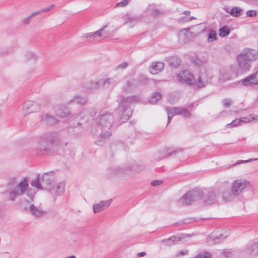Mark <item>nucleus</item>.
<instances>
[{
	"label": "nucleus",
	"mask_w": 258,
	"mask_h": 258,
	"mask_svg": "<svg viewBox=\"0 0 258 258\" xmlns=\"http://www.w3.org/2000/svg\"><path fill=\"white\" fill-rule=\"evenodd\" d=\"M113 121V116L108 110L104 109L99 112L95 121L97 127L101 131L99 133L101 138L105 139L111 136V133L108 130L110 128Z\"/></svg>",
	"instance_id": "nucleus-1"
},
{
	"label": "nucleus",
	"mask_w": 258,
	"mask_h": 258,
	"mask_svg": "<svg viewBox=\"0 0 258 258\" xmlns=\"http://www.w3.org/2000/svg\"><path fill=\"white\" fill-rule=\"evenodd\" d=\"M249 184V181L245 179L241 178L234 180L231 184L230 190L223 192V200L225 202L234 201Z\"/></svg>",
	"instance_id": "nucleus-2"
},
{
	"label": "nucleus",
	"mask_w": 258,
	"mask_h": 258,
	"mask_svg": "<svg viewBox=\"0 0 258 258\" xmlns=\"http://www.w3.org/2000/svg\"><path fill=\"white\" fill-rule=\"evenodd\" d=\"M140 100L139 96H132L126 98L122 97L118 105V110L121 112L120 118L124 122L130 118L132 114V110L130 108L132 103L137 102Z\"/></svg>",
	"instance_id": "nucleus-3"
},
{
	"label": "nucleus",
	"mask_w": 258,
	"mask_h": 258,
	"mask_svg": "<svg viewBox=\"0 0 258 258\" xmlns=\"http://www.w3.org/2000/svg\"><path fill=\"white\" fill-rule=\"evenodd\" d=\"M256 56L251 50H246L237 56L239 66L243 70H248L249 62L256 59Z\"/></svg>",
	"instance_id": "nucleus-4"
},
{
	"label": "nucleus",
	"mask_w": 258,
	"mask_h": 258,
	"mask_svg": "<svg viewBox=\"0 0 258 258\" xmlns=\"http://www.w3.org/2000/svg\"><path fill=\"white\" fill-rule=\"evenodd\" d=\"M28 187V178L25 177L13 189L9 191V199L12 201H15L17 197L22 196L27 190Z\"/></svg>",
	"instance_id": "nucleus-5"
},
{
	"label": "nucleus",
	"mask_w": 258,
	"mask_h": 258,
	"mask_svg": "<svg viewBox=\"0 0 258 258\" xmlns=\"http://www.w3.org/2000/svg\"><path fill=\"white\" fill-rule=\"evenodd\" d=\"M53 144V139L50 135H45L40 138L36 151L38 153L44 154L49 153Z\"/></svg>",
	"instance_id": "nucleus-6"
},
{
	"label": "nucleus",
	"mask_w": 258,
	"mask_h": 258,
	"mask_svg": "<svg viewBox=\"0 0 258 258\" xmlns=\"http://www.w3.org/2000/svg\"><path fill=\"white\" fill-rule=\"evenodd\" d=\"M203 191L200 189H196L185 194L180 199V202L186 205H190L192 202L201 199Z\"/></svg>",
	"instance_id": "nucleus-7"
},
{
	"label": "nucleus",
	"mask_w": 258,
	"mask_h": 258,
	"mask_svg": "<svg viewBox=\"0 0 258 258\" xmlns=\"http://www.w3.org/2000/svg\"><path fill=\"white\" fill-rule=\"evenodd\" d=\"M165 110L168 114L167 124L170 122L174 115L182 114L184 117H186L190 116L188 110L182 107H167Z\"/></svg>",
	"instance_id": "nucleus-8"
},
{
	"label": "nucleus",
	"mask_w": 258,
	"mask_h": 258,
	"mask_svg": "<svg viewBox=\"0 0 258 258\" xmlns=\"http://www.w3.org/2000/svg\"><path fill=\"white\" fill-rule=\"evenodd\" d=\"M177 79L181 83L191 85L194 83V77L189 71L183 70L177 75Z\"/></svg>",
	"instance_id": "nucleus-9"
},
{
	"label": "nucleus",
	"mask_w": 258,
	"mask_h": 258,
	"mask_svg": "<svg viewBox=\"0 0 258 258\" xmlns=\"http://www.w3.org/2000/svg\"><path fill=\"white\" fill-rule=\"evenodd\" d=\"M212 78L213 76L210 72L207 71L201 72L198 80V87L201 88L206 86L210 83Z\"/></svg>",
	"instance_id": "nucleus-10"
},
{
	"label": "nucleus",
	"mask_w": 258,
	"mask_h": 258,
	"mask_svg": "<svg viewBox=\"0 0 258 258\" xmlns=\"http://www.w3.org/2000/svg\"><path fill=\"white\" fill-rule=\"evenodd\" d=\"M203 202L205 205H212L217 202V196L215 191L213 189H209L206 192H203Z\"/></svg>",
	"instance_id": "nucleus-11"
},
{
	"label": "nucleus",
	"mask_w": 258,
	"mask_h": 258,
	"mask_svg": "<svg viewBox=\"0 0 258 258\" xmlns=\"http://www.w3.org/2000/svg\"><path fill=\"white\" fill-rule=\"evenodd\" d=\"M42 185L44 189L51 191V189L53 187L52 183L54 182V176L53 172H46L43 174L41 178Z\"/></svg>",
	"instance_id": "nucleus-12"
},
{
	"label": "nucleus",
	"mask_w": 258,
	"mask_h": 258,
	"mask_svg": "<svg viewBox=\"0 0 258 258\" xmlns=\"http://www.w3.org/2000/svg\"><path fill=\"white\" fill-rule=\"evenodd\" d=\"M40 105L32 101H27L23 105L25 115L37 111L40 109Z\"/></svg>",
	"instance_id": "nucleus-13"
},
{
	"label": "nucleus",
	"mask_w": 258,
	"mask_h": 258,
	"mask_svg": "<svg viewBox=\"0 0 258 258\" xmlns=\"http://www.w3.org/2000/svg\"><path fill=\"white\" fill-rule=\"evenodd\" d=\"M239 83L245 86L257 85L258 80L256 78V74L254 73L246 77L245 79L241 80Z\"/></svg>",
	"instance_id": "nucleus-14"
},
{
	"label": "nucleus",
	"mask_w": 258,
	"mask_h": 258,
	"mask_svg": "<svg viewBox=\"0 0 258 258\" xmlns=\"http://www.w3.org/2000/svg\"><path fill=\"white\" fill-rule=\"evenodd\" d=\"M112 200L105 201H100L98 204H95L93 206V211L95 213L99 212L107 208L111 204Z\"/></svg>",
	"instance_id": "nucleus-15"
},
{
	"label": "nucleus",
	"mask_w": 258,
	"mask_h": 258,
	"mask_svg": "<svg viewBox=\"0 0 258 258\" xmlns=\"http://www.w3.org/2000/svg\"><path fill=\"white\" fill-rule=\"evenodd\" d=\"M164 67V64L162 62H153L150 68V73L152 74H157L161 72Z\"/></svg>",
	"instance_id": "nucleus-16"
},
{
	"label": "nucleus",
	"mask_w": 258,
	"mask_h": 258,
	"mask_svg": "<svg viewBox=\"0 0 258 258\" xmlns=\"http://www.w3.org/2000/svg\"><path fill=\"white\" fill-rule=\"evenodd\" d=\"M51 190V191H49V192H51L52 194L58 196L61 195L64 192L65 184L63 182H59L56 187L53 186Z\"/></svg>",
	"instance_id": "nucleus-17"
},
{
	"label": "nucleus",
	"mask_w": 258,
	"mask_h": 258,
	"mask_svg": "<svg viewBox=\"0 0 258 258\" xmlns=\"http://www.w3.org/2000/svg\"><path fill=\"white\" fill-rule=\"evenodd\" d=\"M245 252L247 254L253 256L258 255V242L252 244L250 247H247Z\"/></svg>",
	"instance_id": "nucleus-18"
},
{
	"label": "nucleus",
	"mask_w": 258,
	"mask_h": 258,
	"mask_svg": "<svg viewBox=\"0 0 258 258\" xmlns=\"http://www.w3.org/2000/svg\"><path fill=\"white\" fill-rule=\"evenodd\" d=\"M87 102V99L86 97H83L80 96H75L72 99H71L68 103L72 104L76 103L78 104L83 105H85Z\"/></svg>",
	"instance_id": "nucleus-19"
},
{
	"label": "nucleus",
	"mask_w": 258,
	"mask_h": 258,
	"mask_svg": "<svg viewBox=\"0 0 258 258\" xmlns=\"http://www.w3.org/2000/svg\"><path fill=\"white\" fill-rule=\"evenodd\" d=\"M84 37H86L90 42H96L99 40L100 38V34L98 30L92 33H87Z\"/></svg>",
	"instance_id": "nucleus-20"
},
{
	"label": "nucleus",
	"mask_w": 258,
	"mask_h": 258,
	"mask_svg": "<svg viewBox=\"0 0 258 258\" xmlns=\"http://www.w3.org/2000/svg\"><path fill=\"white\" fill-rule=\"evenodd\" d=\"M42 122L49 125H52L56 123L57 120L53 116L48 114H45L41 117Z\"/></svg>",
	"instance_id": "nucleus-21"
},
{
	"label": "nucleus",
	"mask_w": 258,
	"mask_h": 258,
	"mask_svg": "<svg viewBox=\"0 0 258 258\" xmlns=\"http://www.w3.org/2000/svg\"><path fill=\"white\" fill-rule=\"evenodd\" d=\"M103 82H104L101 81V80L98 81H90L87 85L86 89L89 90L97 89L102 87V83H103Z\"/></svg>",
	"instance_id": "nucleus-22"
},
{
	"label": "nucleus",
	"mask_w": 258,
	"mask_h": 258,
	"mask_svg": "<svg viewBox=\"0 0 258 258\" xmlns=\"http://www.w3.org/2000/svg\"><path fill=\"white\" fill-rule=\"evenodd\" d=\"M138 82L135 80H131L126 82L123 87V90L126 92H129L134 89L137 86Z\"/></svg>",
	"instance_id": "nucleus-23"
},
{
	"label": "nucleus",
	"mask_w": 258,
	"mask_h": 258,
	"mask_svg": "<svg viewBox=\"0 0 258 258\" xmlns=\"http://www.w3.org/2000/svg\"><path fill=\"white\" fill-rule=\"evenodd\" d=\"M208 58L204 56H199L192 60V62L196 66H202L208 62Z\"/></svg>",
	"instance_id": "nucleus-24"
},
{
	"label": "nucleus",
	"mask_w": 258,
	"mask_h": 258,
	"mask_svg": "<svg viewBox=\"0 0 258 258\" xmlns=\"http://www.w3.org/2000/svg\"><path fill=\"white\" fill-rule=\"evenodd\" d=\"M31 213L35 217H41L44 214V212L41 209L36 208L34 205H31L29 207Z\"/></svg>",
	"instance_id": "nucleus-25"
},
{
	"label": "nucleus",
	"mask_w": 258,
	"mask_h": 258,
	"mask_svg": "<svg viewBox=\"0 0 258 258\" xmlns=\"http://www.w3.org/2000/svg\"><path fill=\"white\" fill-rule=\"evenodd\" d=\"M56 113L57 116L61 118L68 116L70 114V111L68 108L62 106L61 107L56 110Z\"/></svg>",
	"instance_id": "nucleus-26"
},
{
	"label": "nucleus",
	"mask_w": 258,
	"mask_h": 258,
	"mask_svg": "<svg viewBox=\"0 0 258 258\" xmlns=\"http://www.w3.org/2000/svg\"><path fill=\"white\" fill-rule=\"evenodd\" d=\"M100 34V38H105L110 36L111 34V32L110 30L107 29V25H106L101 29L98 30Z\"/></svg>",
	"instance_id": "nucleus-27"
},
{
	"label": "nucleus",
	"mask_w": 258,
	"mask_h": 258,
	"mask_svg": "<svg viewBox=\"0 0 258 258\" xmlns=\"http://www.w3.org/2000/svg\"><path fill=\"white\" fill-rule=\"evenodd\" d=\"M240 119L241 120V122L248 123L252 121H257L258 116L254 114H251L249 115V117H243L242 118H240Z\"/></svg>",
	"instance_id": "nucleus-28"
},
{
	"label": "nucleus",
	"mask_w": 258,
	"mask_h": 258,
	"mask_svg": "<svg viewBox=\"0 0 258 258\" xmlns=\"http://www.w3.org/2000/svg\"><path fill=\"white\" fill-rule=\"evenodd\" d=\"M181 240L180 237H178L176 236H172L169 238L167 239H164L163 240V242H166V244L170 245L171 244H174L177 241H179Z\"/></svg>",
	"instance_id": "nucleus-29"
},
{
	"label": "nucleus",
	"mask_w": 258,
	"mask_h": 258,
	"mask_svg": "<svg viewBox=\"0 0 258 258\" xmlns=\"http://www.w3.org/2000/svg\"><path fill=\"white\" fill-rule=\"evenodd\" d=\"M102 83V87H108L109 85H113L115 84V80L114 78H108L106 79H101Z\"/></svg>",
	"instance_id": "nucleus-30"
},
{
	"label": "nucleus",
	"mask_w": 258,
	"mask_h": 258,
	"mask_svg": "<svg viewBox=\"0 0 258 258\" xmlns=\"http://www.w3.org/2000/svg\"><path fill=\"white\" fill-rule=\"evenodd\" d=\"M88 114H89L91 117L93 118L96 114V111L94 108H90L89 109H84L83 111L80 113V115H81V117H82L84 116V115H86Z\"/></svg>",
	"instance_id": "nucleus-31"
},
{
	"label": "nucleus",
	"mask_w": 258,
	"mask_h": 258,
	"mask_svg": "<svg viewBox=\"0 0 258 258\" xmlns=\"http://www.w3.org/2000/svg\"><path fill=\"white\" fill-rule=\"evenodd\" d=\"M31 184L32 186L36 187L38 189H44L43 185L40 182V180L38 176H37L35 179H33L31 181Z\"/></svg>",
	"instance_id": "nucleus-32"
},
{
	"label": "nucleus",
	"mask_w": 258,
	"mask_h": 258,
	"mask_svg": "<svg viewBox=\"0 0 258 258\" xmlns=\"http://www.w3.org/2000/svg\"><path fill=\"white\" fill-rule=\"evenodd\" d=\"M217 39V33L215 30H210L208 36L207 41L208 42H212Z\"/></svg>",
	"instance_id": "nucleus-33"
},
{
	"label": "nucleus",
	"mask_w": 258,
	"mask_h": 258,
	"mask_svg": "<svg viewBox=\"0 0 258 258\" xmlns=\"http://www.w3.org/2000/svg\"><path fill=\"white\" fill-rule=\"evenodd\" d=\"M161 98V95L158 92H155L152 94L149 99V101L152 103H156Z\"/></svg>",
	"instance_id": "nucleus-34"
},
{
	"label": "nucleus",
	"mask_w": 258,
	"mask_h": 258,
	"mask_svg": "<svg viewBox=\"0 0 258 258\" xmlns=\"http://www.w3.org/2000/svg\"><path fill=\"white\" fill-rule=\"evenodd\" d=\"M242 10L238 7H233L230 11V14L233 17H238L241 15Z\"/></svg>",
	"instance_id": "nucleus-35"
},
{
	"label": "nucleus",
	"mask_w": 258,
	"mask_h": 258,
	"mask_svg": "<svg viewBox=\"0 0 258 258\" xmlns=\"http://www.w3.org/2000/svg\"><path fill=\"white\" fill-rule=\"evenodd\" d=\"M229 34V31L226 27H223L219 29V35L221 37H225Z\"/></svg>",
	"instance_id": "nucleus-36"
},
{
	"label": "nucleus",
	"mask_w": 258,
	"mask_h": 258,
	"mask_svg": "<svg viewBox=\"0 0 258 258\" xmlns=\"http://www.w3.org/2000/svg\"><path fill=\"white\" fill-rule=\"evenodd\" d=\"M241 123V120L240 119H236L232 121L230 123H228L226 125L227 127H232L236 126Z\"/></svg>",
	"instance_id": "nucleus-37"
},
{
	"label": "nucleus",
	"mask_w": 258,
	"mask_h": 258,
	"mask_svg": "<svg viewBox=\"0 0 258 258\" xmlns=\"http://www.w3.org/2000/svg\"><path fill=\"white\" fill-rule=\"evenodd\" d=\"M210 253L208 252H203L197 255L195 258H211Z\"/></svg>",
	"instance_id": "nucleus-38"
},
{
	"label": "nucleus",
	"mask_w": 258,
	"mask_h": 258,
	"mask_svg": "<svg viewBox=\"0 0 258 258\" xmlns=\"http://www.w3.org/2000/svg\"><path fill=\"white\" fill-rule=\"evenodd\" d=\"M128 66V63L127 62H123L118 66H117L115 69V70H121L126 68Z\"/></svg>",
	"instance_id": "nucleus-39"
},
{
	"label": "nucleus",
	"mask_w": 258,
	"mask_h": 258,
	"mask_svg": "<svg viewBox=\"0 0 258 258\" xmlns=\"http://www.w3.org/2000/svg\"><path fill=\"white\" fill-rule=\"evenodd\" d=\"M27 195L31 199H33L35 195V191L34 189L30 188H29V187L28 188V189H27Z\"/></svg>",
	"instance_id": "nucleus-40"
},
{
	"label": "nucleus",
	"mask_w": 258,
	"mask_h": 258,
	"mask_svg": "<svg viewBox=\"0 0 258 258\" xmlns=\"http://www.w3.org/2000/svg\"><path fill=\"white\" fill-rule=\"evenodd\" d=\"M137 19L134 17H127L124 24H131V26H132V24H134L136 22Z\"/></svg>",
	"instance_id": "nucleus-41"
},
{
	"label": "nucleus",
	"mask_w": 258,
	"mask_h": 258,
	"mask_svg": "<svg viewBox=\"0 0 258 258\" xmlns=\"http://www.w3.org/2000/svg\"><path fill=\"white\" fill-rule=\"evenodd\" d=\"M151 14L155 17H158L163 14V12L156 9L152 10Z\"/></svg>",
	"instance_id": "nucleus-42"
},
{
	"label": "nucleus",
	"mask_w": 258,
	"mask_h": 258,
	"mask_svg": "<svg viewBox=\"0 0 258 258\" xmlns=\"http://www.w3.org/2000/svg\"><path fill=\"white\" fill-rule=\"evenodd\" d=\"M128 1L127 0H123L121 2L117 3L116 5V7H123L126 6L128 4Z\"/></svg>",
	"instance_id": "nucleus-43"
},
{
	"label": "nucleus",
	"mask_w": 258,
	"mask_h": 258,
	"mask_svg": "<svg viewBox=\"0 0 258 258\" xmlns=\"http://www.w3.org/2000/svg\"><path fill=\"white\" fill-rule=\"evenodd\" d=\"M223 103L225 107H228L231 105V101L229 99H225L223 100Z\"/></svg>",
	"instance_id": "nucleus-44"
},
{
	"label": "nucleus",
	"mask_w": 258,
	"mask_h": 258,
	"mask_svg": "<svg viewBox=\"0 0 258 258\" xmlns=\"http://www.w3.org/2000/svg\"><path fill=\"white\" fill-rule=\"evenodd\" d=\"M50 11V8H49L48 7L47 8H45L44 9H43L41 11H39V12H37L36 13H33L32 16H36L37 15H39L40 14H41V13H45V12H48Z\"/></svg>",
	"instance_id": "nucleus-45"
},
{
	"label": "nucleus",
	"mask_w": 258,
	"mask_h": 258,
	"mask_svg": "<svg viewBox=\"0 0 258 258\" xmlns=\"http://www.w3.org/2000/svg\"><path fill=\"white\" fill-rule=\"evenodd\" d=\"M256 12L254 11H248L246 12V16L248 17H252L256 15Z\"/></svg>",
	"instance_id": "nucleus-46"
},
{
	"label": "nucleus",
	"mask_w": 258,
	"mask_h": 258,
	"mask_svg": "<svg viewBox=\"0 0 258 258\" xmlns=\"http://www.w3.org/2000/svg\"><path fill=\"white\" fill-rule=\"evenodd\" d=\"M162 181L159 180H154L151 182V185L152 186H157L161 184Z\"/></svg>",
	"instance_id": "nucleus-47"
},
{
	"label": "nucleus",
	"mask_w": 258,
	"mask_h": 258,
	"mask_svg": "<svg viewBox=\"0 0 258 258\" xmlns=\"http://www.w3.org/2000/svg\"><path fill=\"white\" fill-rule=\"evenodd\" d=\"M180 150H174L170 152H169L164 157H168L172 156L173 154H175L176 153L180 152Z\"/></svg>",
	"instance_id": "nucleus-48"
},
{
	"label": "nucleus",
	"mask_w": 258,
	"mask_h": 258,
	"mask_svg": "<svg viewBox=\"0 0 258 258\" xmlns=\"http://www.w3.org/2000/svg\"><path fill=\"white\" fill-rule=\"evenodd\" d=\"M28 55L29 56V59H37L38 58V56L32 53H29Z\"/></svg>",
	"instance_id": "nucleus-49"
},
{
	"label": "nucleus",
	"mask_w": 258,
	"mask_h": 258,
	"mask_svg": "<svg viewBox=\"0 0 258 258\" xmlns=\"http://www.w3.org/2000/svg\"><path fill=\"white\" fill-rule=\"evenodd\" d=\"M16 182V178L12 177L9 179V184L11 185H13L15 184Z\"/></svg>",
	"instance_id": "nucleus-50"
},
{
	"label": "nucleus",
	"mask_w": 258,
	"mask_h": 258,
	"mask_svg": "<svg viewBox=\"0 0 258 258\" xmlns=\"http://www.w3.org/2000/svg\"><path fill=\"white\" fill-rule=\"evenodd\" d=\"M30 19H31V18L30 17H28V18H26V19H25L24 20V23L25 24H28L29 23L30 21Z\"/></svg>",
	"instance_id": "nucleus-51"
},
{
	"label": "nucleus",
	"mask_w": 258,
	"mask_h": 258,
	"mask_svg": "<svg viewBox=\"0 0 258 258\" xmlns=\"http://www.w3.org/2000/svg\"><path fill=\"white\" fill-rule=\"evenodd\" d=\"M257 160V159H253V158H251V159H250L248 160H242V163H247V162H252L253 161H255Z\"/></svg>",
	"instance_id": "nucleus-52"
},
{
	"label": "nucleus",
	"mask_w": 258,
	"mask_h": 258,
	"mask_svg": "<svg viewBox=\"0 0 258 258\" xmlns=\"http://www.w3.org/2000/svg\"><path fill=\"white\" fill-rule=\"evenodd\" d=\"M145 80V81H144V83L145 84L147 83V79L145 76L141 77V81H142V80Z\"/></svg>",
	"instance_id": "nucleus-53"
},
{
	"label": "nucleus",
	"mask_w": 258,
	"mask_h": 258,
	"mask_svg": "<svg viewBox=\"0 0 258 258\" xmlns=\"http://www.w3.org/2000/svg\"><path fill=\"white\" fill-rule=\"evenodd\" d=\"M146 255V252H141L138 253V256H140V257L144 256Z\"/></svg>",
	"instance_id": "nucleus-54"
},
{
	"label": "nucleus",
	"mask_w": 258,
	"mask_h": 258,
	"mask_svg": "<svg viewBox=\"0 0 258 258\" xmlns=\"http://www.w3.org/2000/svg\"><path fill=\"white\" fill-rule=\"evenodd\" d=\"M187 253V251H180L179 253V255H183Z\"/></svg>",
	"instance_id": "nucleus-55"
},
{
	"label": "nucleus",
	"mask_w": 258,
	"mask_h": 258,
	"mask_svg": "<svg viewBox=\"0 0 258 258\" xmlns=\"http://www.w3.org/2000/svg\"><path fill=\"white\" fill-rule=\"evenodd\" d=\"M183 14L185 15L188 16V15H190V12L189 11H185L183 12Z\"/></svg>",
	"instance_id": "nucleus-56"
},
{
	"label": "nucleus",
	"mask_w": 258,
	"mask_h": 258,
	"mask_svg": "<svg viewBox=\"0 0 258 258\" xmlns=\"http://www.w3.org/2000/svg\"><path fill=\"white\" fill-rule=\"evenodd\" d=\"M66 258H77V257L75 255H72L67 256Z\"/></svg>",
	"instance_id": "nucleus-57"
},
{
	"label": "nucleus",
	"mask_w": 258,
	"mask_h": 258,
	"mask_svg": "<svg viewBox=\"0 0 258 258\" xmlns=\"http://www.w3.org/2000/svg\"><path fill=\"white\" fill-rule=\"evenodd\" d=\"M242 163V160H239L237 162V163H236V164H241Z\"/></svg>",
	"instance_id": "nucleus-58"
},
{
	"label": "nucleus",
	"mask_w": 258,
	"mask_h": 258,
	"mask_svg": "<svg viewBox=\"0 0 258 258\" xmlns=\"http://www.w3.org/2000/svg\"><path fill=\"white\" fill-rule=\"evenodd\" d=\"M223 253H224V254L225 256H227V257L228 256V254L229 253H230L229 252H225V251L223 252Z\"/></svg>",
	"instance_id": "nucleus-59"
},
{
	"label": "nucleus",
	"mask_w": 258,
	"mask_h": 258,
	"mask_svg": "<svg viewBox=\"0 0 258 258\" xmlns=\"http://www.w3.org/2000/svg\"><path fill=\"white\" fill-rule=\"evenodd\" d=\"M194 19H196V18H195V17H193V16H192V17H191L189 18V20H188V21H191V20H194Z\"/></svg>",
	"instance_id": "nucleus-60"
},
{
	"label": "nucleus",
	"mask_w": 258,
	"mask_h": 258,
	"mask_svg": "<svg viewBox=\"0 0 258 258\" xmlns=\"http://www.w3.org/2000/svg\"><path fill=\"white\" fill-rule=\"evenodd\" d=\"M54 7V5H52L50 6L48 8H50V10L51 9H52Z\"/></svg>",
	"instance_id": "nucleus-61"
},
{
	"label": "nucleus",
	"mask_w": 258,
	"mask_h": 258,
	"mask_svg": "<svg viewBox=\"0 0 258 258\" xmlns=\"http://www.w3.org/2000/svg\"><path fill=\"white\" fill-rule=\"evenodd\" d=\"M100 141H97L96 142V144H97V145H100Z\"/></svg>",
	"instance_id": "nucleus-62"
},
{
	"label": "nucleus",
	"mask_w": 258,
	"mask_h": 258,
	"mask_svg": "<svg viewBox=\"0 0 258 258\" xmlns=\"http://www.w3.org/2000/svg\"><path fill=\"white\" fill-rule=\"evenodd\" d=\"M221 237H223V234H220L218 237H217L218 239L220 238Z\"/></svg>",
	"instance_id": "nucleus-63"
},
{
	"label": "nucleus",
	"mask_w": 258,
	"mask_h": 258,
	"mask_svg": "<svg viewBox=\"0 0 258 258\" xmlns=\"http://www.w3.org/2000/svg\"><path fill=\"white\" fill-rule=\"evenodd\" d=\"M183 19H184V18H180V19H179V21L181 22V20H183Z\"/></svg>",
	"instance_id": "nucleus-64"
}]
</instances>
